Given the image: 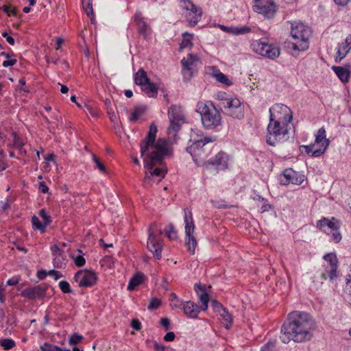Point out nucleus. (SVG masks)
<instances>
[{
    "label": "nucleus",
    "instance_id": "30",
    "mask_svg": "<svg viewBox=\"0 0 351 351\" xmlns=\"http://www.w3.org/2000/svg\"><path fill=\"white\" fill-rule=\"evenodd\" d=\"M141 89L149 97L156 98L157 97L158 87L155 84L151 82L150 80L141 87Z\"/></svg>",
    "mask_w": 351,
    "mask_h": 351
},
{
    "label": "nucleus",
    "instance_id": "39",
    "mask_svg": "<svg viewBox=\"0 0 351 351\" xmlns=\"http://www.w3.org/2000/svg\"><path fill=\"white\" fill-rule=\"evenodd\" d=\"M0 346L5 350H9L16 346L15 341L12 339H3L0 340Z\"/></svg>",
    "mask_w": 351,
    "mask_h": 351
},
{
    "label": "nucleus",
    "instance_id": "6",
    "mask_svg": "<svg viewBox=\"0 0 351 351\" xmlns=\"http://www.w3.org/2000/svg\"><path fill=\"white\" fill-rule=\"evenodd\" d=\"M311 33V28L302 23H291V35L295 40L292 44V49L298 51L307 50L309 47L308 40Z\"/></svg>",
    "mask_w": 351,
    "mask_h": 351
},
{
    "label": "nucleus",
    "instance_id": "43",
    "mask_svg": "<svg viewBox=\"0 0 351 351\" xmlns=\"http://www.w3.org/2000/svg\"><path fill=\"white\" fill-rule=\"evenodd\" d=\"M93 160L95 163L96 167L102 173H106V169L104 165L101 162L99 158H97L95 154L92 155Z\"/></svg>",
    "mask_w": 351,
    "mask_h": 351
},
{
    "label": "nucleus",
    "instance_id": "63",
    "mask_svg": "<svg viewBox=\"0 0 351 351\" xmlns=\"http://www.w3.org/2000/svg\"><path fill=\"white\" fill-rule=\"evenodd\" d=\"M47 276H48V271L46 270H40L37 273V277L40 280L45 279Z\"/></svg>",
    "mask_w": 351,
    "mask_h": 351
},
{
    "label": "nucleus",
    "instance_id": "37",
    "mask_svg": "<svg viewBox=\"0 0 351 351\" xmlns=\"http://www.w3.org/2000/svg\"><path fill=\"white\" fill-rule=\"evenodd\" d=\"M82 3L84 10L88 16H93V9L92 0H82Z\"/></svg>",
    "mask_w": 351,
    "mask_h": 351
},
{
    "label": "nucleus",
    "instance_id": "48",
    "mask_svg": "<svg viewBox=\"0 0 351 351\" xmlns=\"http://www.w3.org/2000/svg\"><path fill=\"white\" fill-rule=\"evenodd\" d=\"M40 217L43 219V222L47 226L51 222V217L48 215L45 209H41L39 212Z\"/></svg>",
    "mask_w": 351,
    "mask_h": 351
},
{
    "label": "nucleus",
    "instance_id": "49",
    "mask_svg": "<svg viewBox=\"0 0 351 351\" xmlns=\"http://www.w3.org/2000/svg\"><path fill=\"white\" fill-rule=\"evenodd\" d=\"M276 342L268 341L261 350V351H276Z\"/></svg>",
    "mask_w": 351,
    "mask_h": 351
},
{
    "label": "nucleus",
    "instance_id": "38",
    "mask_svg": "<svg viewBox=\"0 0 351 351\" xmlns=\"http://www.w3.org/2000/svg\"><path fill=\"white\" fill-rule=\"evenodd\" d=\"M32 222L34 228L39 230L41 232H45L47 226L44 222H40L39 219L36 216L34 215L32 217Z\"/></svg>",
    "mask_w": 351,
    "mask_h": 351
},
{
    "label": "nucleus",
    "instance_id": "45",
    "mask_svg": "<svg viewBox=\"0 0 351 351\" xmlns=\"http://www.w3.org/2000/svg\"><path fill=\"white\" fill-rule=\"evenodd\" d=\"M316 149L315 148V145H301L300 147V151L303 153L305 152L308 154H311V156H313V150Z\"/></svg>",
    "mask_w": 351,
    "mask_h": 351
},
{
    "label": "nucleus",
    "instance_id": "20",
    "mask_svg": "<svg viewBox=\"0 0 351 351\" xmlns=\"http://www.w3.org/2000/svg\"><path fill=\"white\" fill-rule=\"evenodd\" d=\"M161 240L153 239V237L148 238L147 247L153 254L154 258L159 260L162 257V245Z\"/></svg>",
    "mask_w": 351,
    "mask_h": 351
},
{
    "label": "nucleus",
    "instance_id": "10",
    "mask_svg": "<svg viewBox=\"0 0 351 351\" xmlns=\"http://www.w3.org/2000/svg\"><path fill=\"white\" fill-rule=\"evenodd\" d=\"M168 117L170 126L168 128V133L173 132V136L180 130L181 125L184 123V114L182 108L180 106L172 105L168 109Z\"/></svg>",
    "mask_w": 351,
    "mask_h": 351
},
{
    "label": "nucleus",
    "instance_id": "16",
    "mask_svg": "<svg viewBox=\"0 0 351 351\" xmlns=\"http://www.w3.org/2000/svg\"><path fill=\"white\" fill-rule=\"evenodd\" d=\"M46 291V286L43 285H38L23 290L21 295L29 300H36L45 298Z\"/></svg>",
    "mask_w": 351,
    "mask_h": 351
},
{
    "label": "nucleus",
    "instance_id": "14",
    "mask_svg": "<svg viewBox=\"0 0 351 351\" xmlns=\"http://www.w3.org/2000/svg\"><path fill=\"white\" fill-rule=\"evenodd\" d=\"M330 141L326 138V130L324 128H321L318 130L315 135V145L316 149L313 152V157H319L325 153L328 147L329 146Z\"/></svg>",
    "mask_w": 351,
    "mask_h": 351
},
{
    "label": "nucleus",
    "instance_id": "4",
    "mask_svg": "<svg viewBox=\"0 0 351 351\" xmlns=\"http://www.w3.org/2000/svg\"><path fill=\"white\" fill-rule=\"evenodd\" d=\"M197 132L193 131L191 135L189 141L191 144L187 147L186 152L189 153L194 162L198 166H204L206 164V158L210 153V147L207 145L209 143L215 141V136H204L198 138Z\"/></svg>",
    "mask_w": 351,
    "mask_h": 351
},
{
    "label": "nucleus",
    "instance_id": "9",
    "mask_svg": "<svg viewBox=\"0 0 351 351\" xmlns=\"http://www.w3.org/2000/svg\"><path fill=\"white\" fill-rule=\"evenodd\" d=\"M340 226V221L335 217L329 219L324 217L317 222V228L327 235L331 236V239L335 243H339L342 239L339 232Z\"/></svg>",
    "mask_w": 351,
    "mask_h": 351
},
{
    "label": "nucleus",
    "instance_id": "19",
    "mask_svg": "<svg viewBox=\"0 0 351 351\" xmlns=\"http://www.w3.org/2000/svg\"><path fill=\"white\" fill-rule=\"evenodd\" d=\"M351 50V34H349L343 42L341 43H339L337 51L336 53V61L339 59V60H341L343 59L346 55Z\"/></svg>",
    "mask_w": 351,
    "mask_h": 351
},
{
    "label": "nucleus",
    "instance_id": "23",
    "mask_svg": "<svg viewBox=\"0 0 351 351\" xmlns=\"http://www.w3.org/2000/svg\"><path fill=\"white\" fill-rule=\"evenodd\" d=\"M184 313L190 318H197L199 313V306L192 301L184 302L183 306Z\"/></svg>",
    "mask_w": 351,
    "mask_h": 351
},
{
    "label": "nucleus",
    "instance_id": "35",
    "mask_svg": "<svg viewBox=\"0 0 351 351\" xmlns=\"http://www.w3.org/2000/svg\"><path fill=\"white\" fill-rule=\"evenodd\" d=\"M145 108L143 106H137L135 107L134 111L131 114V116L129 117V121L131 122H134L137 121L139 117L145 112Z\"/></svg>",
    "mask_w": 351,
    "mask_h": 351
},
{
    "label": "nucleus",
    "instance_id": "62",
    "mask_svg": "<svg viewBox=\"0 0 351 351\" xmlns=\"http://www.w3.org/2000/svg\"><path fill=\"white\" fill-rule=\"evenodd\" d=\"M160 324L167 330L170 325V321L168 318L163 317L160 319Z\"/></svg>",
    "mask_w": 351,
    "mask_h": 351
},
{
    "label": "nucleus",
    "instance_id": "41",
    "mask_svg": "<svg viewBox=\"0 0 351 351\" xmlns=\"http://www.w3.org/2000/svg\"><path fill=\"white\" fill-rule=\"evenodd\" d=\"M41 351H71L69 350H62L57 346L52 345L48 343H45L40 346Z\"/></svg>",
    "mask_w": 351,
    "mask_h": 351
},
{
    "label": "nucleus",
    "instance_id": "22",
    "mask_svg": "<svg viewBox=\"0 0 351 351\" xmlns=\"http://www.w3.org/2000/svg\"><path fill=\"white\" fill-rule=\"evenodd\" d=\"M164 158L165 157H162L160 162L153 165L150 169L147 168L144 164V167L147 171H149L150 176H158L160 178L165 177V174L167 173V169L163 165Z\"/></svg>",
    "mask_w": 351,
    "mask_h": 351
},
{
    "label": "nucleus",
    "instance_id": "54",
    "mask_svg": "<svg viewBox=\"0 0 351 351\" xmlns=\"http://www.w3.org/2000/svg\"><path fill=\"white\" fill-rule=\"evenodd\" d=\"M192 45L193 44H192V42L190 38H184L182 40V43H180V49H184V48H186L189 47H191Z\"/></svg>",
    "mask_w": 351,
    "mask_h": 351
},
{
    "label": "nucleus",
    "instance_id": "55",
    "mask_svg": "<svg viewBox=\"0 0 351 351\" xmlns=\"http://www.w3.org/2000/svg\"><path fill=\"white\" fill-rule=\"evenodd\" d=\"M51 252H52L53 256H56L63 254V252L56 245H53L51 247Z\"/></svg>",
    "mask_w": 351,
    "mask_h": 351
},
{
    "label": "nucleus",
    "instance_id": "36",
    "mask_svg": "<svg viewBox=\"0 0 351 351\" xmlns=\"http://www.w3.org/2000/svg\"><path fill=\"white\" fill-rule=\"evenodd\" d=\"M64 254L53 256V265L56 268H63L66 265Z\"/></svg>",
    "mask_w": 351,
    "mask_h": 351
},
{
    "label": "nucleus",
    "instance_id": "27",
    "mask_svg": "<svg viewBox=\"0 0 351 351\" xmlns=\"http://www.w3.org/2000/svg\"><path fill=\"white\" fill-rule=\"evenodd\" d=\"M202 15V12L200 8L195 5V11L194 9H191L189 11L186 15L187 21L189 23L190 26L194 27L198 21H200Z\"/></svg>",
    "mask_w": 351,
    "mask_h": 351
},
{
    "label": "nucleus",
    "instance_id": "13",
    "mask_svg": "<svg viewBox=\"0 0 351 351\" xmlns=\"http://www.w3.org/2000/svg\"><path fill=\"white\" fill-rule=\"evenodd\" d=\"M74 280L79 287L87 288L96 284L97 276L93 270L82 269L75 273Z\"/></svg>",
    "mask_w": 351,
    "mask_h": 351
},
{
    "label": "nucleus",
    "instance_id": "51",
    "mask_svg": "<svg viewBox=\"0 0 351 351\" xmlns=\"http://www.w3.org/2000/svg\"><path fill=\"white\" fill-rule=\"evenodd\" d=\"M48 276H52L56 280L63 276L60 271L54 269L48 271Z\"/></svg>",
    "mask_w": 351,
    "mask_h": 351
},
{
    "label": "nucleus",
    "instance_id": "17",
    "mask_svg": "<svg viewBox=\"0 0 351 351\" xmlns=\"http://www.w3.org/2000/svg\"><path fill=\"white\" fill-rule=\"evenodd\" d=\"M134 19L138 27V33L142 35L144 38H147L151 34V28L147 23L142 13L139 11H136Z\"/></svg>",
    "mask_w": 351,
    "mask_h": 351
},
{
    "label": "nucleus",
    "instance_id": "32",
    "mask_svg": "<svg viewBox=\"0 0 351 351\" xmlns=\"http://www.w3.org/2000/svg\"><path fill=\"white\" fill-rule=\"evenodd\" d=\"M149 79L147 75V73L144 69H140L134 76V81L137 85L141 86L142 87L145 84L148 82Z\"/></svg>",
    "mask_w": 351,
    "mask_h": 351
},
{
    "label": "nucleus",
    "instance_id": "53",
    "mask_svg": "<svg viewBox=\"0 0 351 351\" xmlns=\"http://www.w3.org/2000/svg\"><path fill=\"white\" fill-rule=\"evenodd\" d=\"M74 261L75 265L77 267H82L86 263L85 258L82 255L77 256Z\"/></svg>",
    "mask_w": 351,
    "mask_h": 351
},
{
    "label": "nucleus",
    "instance_id": "15",
    "mask_svg": "<svg viewBox=\"0 0 351 351\" xmlns=\"http://www.w3.org/2000/svg\"><path fill=\"white\" fill-rule=\"evenodd\" d=\"M304 176L292 169H287L284 171L280 183L284 185L293 184L300 185L304 180Z\"/></svg>",
    "mask_w": 351,
    "mask_h": 351
},
{
    "label": "nucleus",
    "instance_id": "57",
    "mask_svg": "<svg viewBox=\"0 0 351 351\" xmlns=\"http://www.w3.org/2000/svg\"><path fill=\"white\" fill-rule=\"evenodd\" d=\"M1 209L5 211L8 210L10 207V200L8 198H6L5 202H1Z\"/></svg>",
    "mask_w": 351,
    "mask_h": 351
},
{
    "label": "nucleus",
    "instance_id": "31",
    "mask_svg": "<svg viewBox=\"0 0 351 351\" xmlns=\"http://www.w3.org/2000/svg\"><path fill=\"white\" fill-rule=\"evenodd\" d=\"M221 318L223 319V326L229 329L232 325V316L230 313H229L226 309L221 308V311L217 313Z\"/></svg>",
    "mask_w": 351,
    "mask_h": 351
},
{
    "label": "nucleus",
    "instance_id": "5",
    "mask_svg": "<svg viewBox=\"0 0 351 351\" xmlns=\"http://www.w3.org/2000/svg\"><path fill=\"white\" fill-rule=\"evenodd\" d=\"M196 111L200 114L202 125L206 129H215L221 124L220 112L212 101H199Z\"/></svg>",
    "mask_w": 351,
    "mask_h": 351
},
{
    "label": "nucleus",
    "instance_id": "12",
    "mask_svg": "<svg viewBox=\"0 0 351 351\" xmlns=\"http://www.w3.org/2000/svg\"><path fill=\"white\" fill-rule=\"evenodd\" d=\"M253 10L266 19H272L277 11V5L273 0H254Z\"/></svg>",
    "mask_w": 351,
    "mask_h": 351
},
{
    "label": "nucleus",
    "instance_id": "1",
    "mask_svg": "<svg viewBox=\"0 0 351 351\" xmlns=\"http://www.w3.org/2000/svg\"><path fill=\"white\" fill-rule=\"evenodd\" d=\"M317 328L314 318L308 313L295 311L288 315L281 327L280 339L284 343L290 341L302 343L310 341Z\"/></svg>",
    "mask_w": 351,
    "mask_h": 351
},
{
    "label": "nucleus",
    "instance_id": "8",
    "mask_svg": "<svg viewBox=\"0 0 351 351\" xmlns=\"http://www.w3.org/2000/svg\"><path fill=\"white\" fill-rule=\"evenodd\" d=\"M251 48L256 53L269 59H275L280 54V49L273 43H269L265 38L254 40Z\"/></svg>",
    "mask_w": 351,
    "mask_h": 351
},
{
    "label": "nucleus",
    "instance_id": "40",
    "mask_svg": "<svg viewBox=\"0 0 351 351\" xmlns=\"http://www.w3.org/2000/svg\"><path fill=\"white\" fill-rule=\"evenodd\" d=\"M232 34L236 35V36L245 34L250 33L251 32V29L247 26L232 27Z\"/></svg>",
    "mask_w": 351,
    "mask_h": 351
},
{
    "label": "nucleus",
    "instance_id": "56",
    "mask_svg": "<svg viewBox=\"0 0 351 351\" xmlns=\"http://www.w3.org/2000/svg\"><path fill=\"white\" fill-rule=\"evenodd\" d=\"M19 282L18 277H12L8 279L6 282V285L8 286H14L17 285Z\"/></svg>",
    "mask_w": 351,
    "mask_h": 351
},
{
    "label": "nucleus",
    "instance_id": "28",
    "mask_svg": "<svg viewBox=\"0 0 351 351\" xmlns=\"http://www.w3.org/2000/svg\"><path fill=\"white\" fill-rule=\"evenodd\" d=\"M145 278V276L142 272H137L130 278L128 285V289L129 291L134 290L136 287L143 282Z\"/></svg>",
    "mask_w": 351,
    "mask_h": 351
},
{
    "label": "nucleus",
    "instance_id": "46",
    "mask_svg": "<svg viewBox=\"0 0 351 351\" xmlns=\"http://www.w3.org/2000/svg\"><path fill=\"white\" fill-rule=\"evenodd\" d=\"M161 304L160 300L154 298L150 300L149 304L148 305V309L154 310L157 309Z\"/></svg>",
    "mask_w": 351,
    "mask_h": 351
},
{
    "label": "nucleus",
    "instance_id": "42",
    "mask_svg": "<svg viewBox=\"0 0 351 351\" xmlns=\"http://www.w3.org/2000/svg\"><path fill=\"white\" fill-rule=\"evenodd\" d=\"M165 232L167 233V237L170 240H173L176 239V231L172 224L168 225L165 229Z\"/></svg>",
    "mask_w": 351,
    "mask_h": 351
},
{
    "label": "nucleus",
    "instance_id": "34",
    "mask_svg": "<svg viewBox=\"0 0 351 351\" xmlns=\"http://www.w3.org/2000/svg\"><path fill=\"white\" fill-rule=\"evenodd\" d=\"M324 259L326 261V266L332 267L333 268L338 269V260L335 253H329L324 256Z\"/></svg>",
    "mask_w": 351,
    "mask_h": 351
},
{
    "label": "nucleus",
    "instance_id": "52",
    "mask_svg": "<svg viewBox=\"0 0 351 351\" xmlns=\"http://www.w3.org/2000/svg\"><path fill=\"white\" fill-rule=\"evenodd\" d=\"M346 289L351 293V269L346 276Z\"/></svg>",
    "mask_w": 351,
    "mask_h": 351
},
{
    "label": "nucleus",
    "instance_id": "25",
    "mask_svg": "<svg viewBox=\"0 0 351 351\" xmlns=\"http://www.w3.org/2000/svg\"><path fill=\"white\" fill-rule=\"evenodd\" d=\"M332 69L342 82L346 83L349 81L351 71L348 68L340 66H332Z\"/></svg>",
    "mask_w": 351,
    "mask_h": 351
},
{
    "label": "nucleus",
    "instance_id": "7",
    "mask_svg": "<svg viewBox=\"0 0 351 351\" xmlns=\"http://www.w3.org/2000/svg\"><path fill=\"white\" fill-rule=\"evenodd\" d=\"M226 93L218 95L220 98V106L225 113L234 119H241L244 117V108L237 98L225 97Z\"/></svg>",
    "mask_w": 351,
    "mask_h": 351
},
{
    "label": "nucleus",
    "instance_id": "26",
    "mask_svg": "<svg viewBox=\"0 0 351 351\" xmlns=\"http://www.w3.org/2000/svg\"><path fill=\"white\" fill-rule=\"evenodd\" d=\"M324 271L321 274L322 283L324 280L329 278L330 281L332 282L338 277L337 269L333 268L332 267H328L324 265Z\"/></svg>",
    "mask_w": 351,
    "mask_h": 351
},
{
    "label": "nucleus",
    "instance_id": "33",
    "mask_svg": "<svg viewBox=\"0 0 351 351\" xmlns=\"http://www.w3.org/2000/svg\"><path fill=\"white\" fill-rule=\"evenodd\" d=\"M149 237H153L155 240H161L160 237L162 234V231L160 228H158L156 223H152L149 228Z\"/></svg>",
    "mask_w": 351,
    "mask_h": 351
},
{
    "label": "nucleus",
    "instance_id": "60",
    "mask_svg": "<svg viewBox=\"0 0 351 351\" xmlns=\"http://www.w3.org/2000/svg\"><path fill=\"white\" fill-rule=\"evenodd\" d=\"M176 335L173 332H168L164 337L166 341H172L175 339Z\"/></svg>",
    "mask_w": 351,
    "mask_h": 351
},
{
    "label": "nucleus",
    "instance_id": "59",
    "mask_svg": "<svg viewBox=\"0 0 351 351\" xmlns=\"http://www.w3.org/2000/svg\"><path fill=\"white\" fill-rule=\"evenodd\" d=\"M132 327L136 330H139L141 328V324L138 319H132L131 322Z\"/></svg>",
    "mask_w": 351,
    "mask_h": 351
},
{
    "label": "nucleus",
    "instance_id": "21",
    "mask_svg": "<svg viewBox=\"0 0 351 351\" xmlns=\"http://www.w3.org/2000/svg\"><path fill=\"white\" fill-rule=\"evenodd\" d=\"M194 290L198 295L199 300L202 303V311H206L208 308V295L206 291L205 287L202 284L196 283L194 285Z\"/></svg>",
    "mask_w": 351,
    "mask_h": 351
},
{
    "label": "nucleus",
    "instance_id": "61",
    "mask_svg": "<svg viewBox=\"0 0 351 351\" xmlns=\"http://www.w3.org/2000/svg\"><path fill=\"white\" fill-rule=\"evenodd\" d=\"M211 304L217 313H219L221 311V308H224L223 306L216 300L212 301Z\"/></svg>",
    "mask_w": 351,
    "mask_h": 351
},
{
    "label": "nucleus",
    "instance_id": "50",
    "mask_svg": "<svg viewBox=\"0 0 351 351\" xmlns=\"http://www.w3.org/2000/svg\"><path fill=\"white\" fill-rule=\"evenodd\" d=\"M82 339V336L79 335L77 334H73L69 339V343L71 345H76Z\"/></svg>",
    "mask_w": 351,
    "mask_h": 351
},
{
    "label": "nucleus",
    "instance_id": "64",
    "mask_svg": "<svg viewBox=\"0 0 351 351\" xmlns=\"http://www.w3.org/2000/svg\"><path fill=\"white\" fill-rule=\"evenodd\" d=\"M39 190L43 193H46L48 192L49 191V188L48 186L45 184V183L44 182H41L39 184Z\"/></svg>",
    "mask_w": 351,
    "mask_h": 351
},
{
    "label": "nucleus",
    "instance_id": "11",
    "mask_svg": "<svg viewBox=\"0 0 351 351\" xmlns=\"http://www.w3.org/2000/svg\"><path fill=\"white\" fill-rule=\"evenodd\" d=\"M184 223H185V234L186 240L185 244L187 246L188 251L191 254H195V250L197 246V241L195 238L193 233L195 230V224L193 219L192 213L189 211L187 214L186 209L184 210Z\"/></svg>",
    "mask_w": 351,
    "mask_h": 351
},
{
    "label": "nucleus",
    "instance_id": "3",
    "mask_svg": "<svg viewBox=\"0 0 351 351\" xmlns=\"http://www.w3.org/2000/svg\"><path fill=\"white\" fill-rule=\"evenodd\" d=\"M157 131V127L152 124L147 136L140 144L141 156L148 169L153 165L160 162L162 157L171 154V148L168 140L158 138L156 141Z\"/></svg>",
    "mask_w": 351,
    "mask_h": 351
},
{
    "label": "nucleus",
    "instance_id": "18",
    "mask_svg": "<svg viewBox=\"0 0 351 351\" xmlns=\"http://www.w3.org/2000/svg\"><path fill=\"white\" fill-rule=\"evenodd\" d=\"M228 155L224 152H219L214 158L208 160L204 166L208 167L209 165H212L217 170H224L228 167Z\"/></svg>",
    "mask_w": 351,
    "mask_h": 351
},
{
    "label": "nucleus",
    "instance_id": "24",
    "mask_svg": "<svg viewBox=\"0 0 351 351\" xmlns=\"http://www.w3.org/2000/svg\"><path fill=\"white\" fill-rule=\"evenodd\" d=\"M196 60V56L189 54L186 58H183L181 61L182 66V73L184 77L188 76L189 77L192 75L191 66Z\"/></svg>",
    "mask_w": 351,
    "mask_h": 351
},
{
    "label": "nucleus",
    "instance_id": "44",
    "mask_svg": "<svg viewBox=\"0 0 351 351\" xmlns=\"http://www.w3.org/2000/svg\"><path fill=\"white\" fill-rule=\"evenodd\" d=\"M59 287L61 291L64 293H69L72 292L70 288V285L67 281L62 280L59 282Z\"/></svg>",
    "mask_w": 351,
    "mask_h": 351
},
{
    "label": "nucleus",
    "instance_id": "47",
    "mask_svg": "<svg viewBox=\"0 0 351 351\" xmlns=\"http://www.w3.org/2000/svg\"><path fill=\"white\" fill-rule=\"evenodd\" d=\"M182 8L186 11H189L191 9L195 10V5L193 4L190 0H181Z\"/></svg>",
    "mask_w": 351,
    "mask_h": 351
},
{
    "label": "nucleus",
    "instance_id": "29",
    "mask_svg": "<svg viewBox=\"0 0 351 351\" xmlns=\"http://www.w3.org/2000/svg\"><path fill=\"white\" fill-rule=\"evenodd\" d=\"M208 69L213 71V75L214 77L219 82L226 86H230L232 84V81L229 80L226 75L220 72V71L217 69L215 67L210 66Z\"/></svg>",
    "mask_w": 351,
    "mask_h": 351
},
{
    "label": "nucleus",
    "instance_id": "58",
    "mask_svg": "<svg viewBox=\"0 0 351 351\" xmlns=\"http://www.w3.org/2000/svg\"><path fill=\"white\" fill-rule=\"evenodd\" d=\"M17 60L16 59H11L8 60H5L2 63V66L3 67H8L11 66H14L16 64Z\"/></svg>",
    "mask_w": 351,
    "mask_h": 351
},
{
    "label": "nucleus",
    "instance_id": "2",
    "mask_svg": "<svg viewBox=\"0 0 351 351\" xmlns=\"http://www.w3.org/2000/svg\"><path fill=\"white\" fill-rule=\"evenodd\" d=\"M269 123L267 128V144L275 146L283 141L289 132V125L293 120L289 108L282 104H276L269 108Z\"/></svg>",
    "mask_w": 351,
    "mask_h": 351
}]
</instances>
